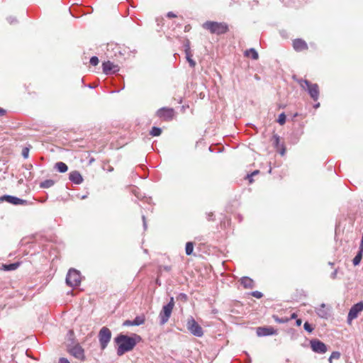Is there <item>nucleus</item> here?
I'll return each instance as SVG.
<instances>
[{
  "mask_svg": "<svg viewBox=\"0 0 363 363\" xmlns=\"http://www.w3.org/2000/svg\"><path fill=\"white\" fill-rule=\"evenodd\" d=\"M140 340L141 337L137 335L135 337H129L123 334L118 335L114 339L118 345L117 354L122 356L125 352L131 351Z\"/></svg>",
  "mask_w": 363,
  "mask_h": 363,
  "instance_id": "f257e3e1",
  "label": "nucleus"
},
{
  "mask_svg": "<svg viewBox=\"0 0 363 363\" xmlns=\"http://www.w3.org/2000/svg\"><path fill=\"white\" fill-rule=\"evenodd\" d=\"M202 27L211 34L216 35L225 34L229 30L228 25L225 22L208 21L202 25Z\"/></svg>",
  "mask_w": 363,
  "mask_h": 363,
  "instance_id": "f03ea898",
  "label": "nucleus"
},
{
  "mask_svg": "<svg viewBox=\"0 0 363 363\" xmlns=\"http://www.w3.org/2000/svg\"><path fill=\"white\" fill-rule=\"evenodd\" d=\"M297 82L303 89H307L311 99L316 101H318L320 95L319 86L317 84H312L306 79H298Z\"/></svg>",
  "mask_w": 363,
  "mask_h": 363,
  "instance_id": "7ed1b4c3",
  "label": "nucleus"
},
{
  "mask_svg": "<svg viewBox=\"0 0 363 363\" xmlns=\"http://www.w3.org/2000/svg\"><path fill=\"white\" fill-rule=\"evenodd\" d=\"M174 307V300L173 297H171L169 302L163 306L162 311L160 313V323L162 325L165 324L169 320Z\"/></svg>",
  "mask_w": 363,
  "mask_h": 363,
  "instance_id": "20e7f679",
  "label": "nucleus"
},
{
  "mask_svg": "<svg viewBox=\"0 0 363 363\" xmlns=\"http://www.w3.org/2000/svg\"><path fill=\"white\" fill-rule=\"evenodd\" d=\"M188 330L194 336L201 337L203 335V330L193 317L188 318L186 322Z\"/></svg>",
  "mask_w": 363,
  "mask_h": 363,
  "instance_id": "39448f33",
  "label": "nucleus"
},
{
  "mask_svg": "<svg viewBox=\"0 0 363 363\" xmlns=\"http://www.w3.org/2000/svg\"><path fill=\"white\" fill-rule=\"evenodd\" d=\"M81 282V274L79 271L71 269L69 270L67 277L66 283L72 287L77 286Z\"/></svg>",
  "mask_w": 363,
  "mask_h": 363,
  "instance_id": "423d86ee",
  "label": "nucleus"
},
{
  "mask_svg": "<svg viewBox=\"0 0 363 363\" xmlns=\"http://www.w3.org/2000/svg\"><path fill=\"white\" fill-rule=\"evenodd\" d=\"M362 311H363V301L353 305L347 315V322L348 325H352V320L356 319Z\"/></svg>",
  "mask_w": 363,
  "mask_h": 363,
  "instance_id": "0eeeda50",
  "label": "nucleus"
},
{
  "mask_svg": "<svg viewBox=\"0 0 363 363\" xmlns=\"http://www.w3.org/2000/svg\"><path fill=\"white\" fill-rule=\"evenodd\" d=\"M156 115L162 121H169L174 118L175 116V111L172 108L163 107L157 111Z\"/></svg>",
  "mask_w": 363,
  "mask_h": 363,
  "instance_id": "6e6552de",
  "label": "nucleus"
},
{
  "mask_svg": "<svg viewBox=\"0 0 363 363\" xmlns=\"http://www.w3.org/2000/svg\"><path fill=\"white\" fill-rule=\"evenodd\" d=\"M99 342L102 350H104L111 338V330L106 327L102 328L99 333Z\"/></svg>",
  "mask_w": 363,
  "mask_h": 363,
  "instance_id": "1a4fd4ad",
  "label": "nucleus"
},
{
  "mask_svg": "<svg viewBox=\"0 0 363 363\" xmlns=\"http://www.w3.org/2000/svg\"><path fill=\"white\" fill-rule=\"evenodd\" d=\"M102 69L105 74H112L118 72L120 69V67L118 64L108 60L102 63Z\"/></svg>",
  "mask_w": 363,
  "mask_h": 363,
  "instance_id": "9d476101",
  "label": "nucleus"
},
{
  "mask_svg": "<svg viewBox=\"0 0 363 363\" xmlns=\"http://www.w3.org/2000/svg\"><path fill=\"white\" fill-rule=\"evenodd\" d=\"M311 346L312 350L315 352L323 354L327 352L325 344L318 340H311Z\"/></svg>",
  "mask_w": 363,
  "mask_h": 363,
  "instance_id": "9b49d317",
  "label": "nucleus"
},
{
  "mask_svg": "<svg viewBox=\"0 0 363 363\" xmlns=\"http://www.w3.org/2000/svg\"><path fill=\"white\" fill-rule=\"evenodd\" d=\"M272 141L277 151L279 152L281 155H284L286 149L284 144H280V137L277 134H274L272 138Z\"/></svg>",
  "mask_w": 363,
  "mask_h": 363,
  "instance_id": "f8f14e48",
  "label": "nucleus"
},
{
  "mask_svg": "<svg viewBox=\"0 0 363 363\" xmlns=\"http://www.w3.org/2000/svg\"><path fill=\"white\" fill-rule=\"evenodd\" d=\"M277 330L272 327H259L257 328V335L259 337L276 335Z\"/></svg>",
  "mask_w": 363,
  "mask_h": 363,
  "instance_id": "ddd939ff",
  "label": "nucleus"
},
{
  "mask_svg": "<svg viewBox=\"0 0 363 363\" xmlns=\"http://www.w3.org/2000/svg\"><path fill=\"white\" fill-rule=\"evenodd\" d=\"M293 48L296 52L305 51L308 48L306 42L301 38L293 40Z\"/></svg>",
  "mask_w": 363,
  "mask_h": 363,
  "instance_id": "4468645a",
  "label": "nucleus"
},
{
  "mask_svg": "<svg viewBox=\"0 0 363 363\" xmlns=\"http://www.w3.org/2000/svg\"><path fill=\"white\" fill-rule=\"evenodd\" d=\"M69 353L77 359L84 358V350L79 345H75L69 350Z\"/></svg>",
  "mask_w": 363,
  "mask_h": 363,
  "instance_id": "2eb2a0df",
  "label": "nucleus"
},
{
  "mask_svg": "<svg viewBox=\"0 0 363 363\" xmlns=\"http://www.w3.org/2000/svg\"><path fill=\"white\" fill-rule=\"evenodd\" d=\"M2 199L14 205H23L27 203L26 200L12 196H4Z\"/></svg>",
  "mask_w": 363,
  "mask_h": 363,
  "instance_id": "dca6fc26",
  "label": "nucleus"
},
{
  "mask_svg": "<svg viewBox=\"0 0 363 363\" xmlns=\"http://www.w3.org/2000/svg\"><path fill=\"white\" fill-rule=\"evenodd\" d=\"M69 179L76 184L83 182V177L78 171H72L69 173Z\"/></svg>",
  "mask_w": 363,
  "mask_h": 363,
  "instance_id": "f3484780",
  "label": "nucleus"
},
{
  "mask_svg": "<svg viewBox=\"0 0 363 363\" xmlns=\"http://www.w3.org/2000/svg\"><path fill=\"white\" fill-rule=\"evenodd\" d=\"M240 281L245 289H252L255 286L254 281L248 277L241 278Z\"/></svg>",
  "mask_w": 363,
  "mask_h": 363,
  "instance_id": "a211bd4d",
  "label": "nucleus"
},
{
  "mask_svg": "<svg viewBox=\"0 0 363 363\" xmlns=\"http://www.w3.org/2000/svg\"><path fill=\"white\" fill-rule=\"evenodd\" d=\"M245 57H251L253 60H257L259 57L257 52L254 48H250L245 51Z\"/></svg>",
  "mask_w": 363,
  "mask_h": 363,
  "instance_id": "6ab92c4d",
  "label": "nucleus"
},
{
  "mask_svg": "<svg viewBox=\"0 0 363 363\" xmlns=\"http://www.w3.org/2000/svg\"><path fill=\"white\" fill-rule=\"evenodd\" d=\"M55 168L57 169L58 172L61 173L66 172L68 169L67 165L62 162H57L55 164Z\"/></svg>",
  "mask_w": 363,
  "mask_h": 363,
  "instance_id": "aec40b11",
  "label": "nucleus"
},
{
  "mask_svg": "<svg viewBox=\"0 0 363 363\" xmlns=\"http://www.w3.org/2000/svg\"><path fill=\"white\" fill-rule=\"evenodd\" d=\"M19 265L20 264L18 262H16L10 264H3L2 267L4 270L11 271L16 269L19 267Z\"/></svg>",
  "mask_w": 363,
  "mask_h": 363,
  "instance_id": "412c9836",
  "label": "nucleus"
},
{
  "mask_svg": "<svg viewBox=\"0 0 363 363\" xmlns=\"http://www.w3.org/2000/svg\"><path fill=\"white\" fill-rule=\"evenodd\" d=\"M145 318L143 315L137 316L133 320V323L134 324V325H143L145 323Z\"/></svg>",
  "mask_w": 363,
  "mask_h": 363,
  "instance_id": "4be33fe9",
  "label": "nucleus"
},
{
  "mask_svg": "<svg viewBox=\"0 0 363 363\" xmlns=\"http://www.w3.org/2000/svg\"><path fill=\"white\" fill-rule=\"evenodd\" d=\"M194 251V243L188 242L186 244L185 252L187 255H191Z\"/></svg>",
  "mask_w": 363,
  "mask_h": 363,
  "instance_id": "5701e85b",
  "label": "nucleus"
},
{
  "mask_svg": "<svg viewBox=\"0 0 363 363\" xmlns=\"http://www.w3.org/2000/svg\"><path fill=\"white\" fill-rule=\"evenodd\" d=\"M54 184H55V182L53 180L46 179L40 184V186L41 188H50L52 186H53Z\"/></svg>",
  "mask_w": 363,
  "mask_h": 363,
  "instance_id": "b1692460",
  "label": "nucleus"
},
{
  "mask_svg": "<svg viewBox=\"0 0 363 363\" xmlns=\"http://www.w3.org/2000/svg\"><path fill=\"white\" fill-rule=\"evenodd\" d=\"M362 254H363V252L360 251L357 254V255L354 257L353 259V264L354 265H357L359 264V262H361L362 259Z\"/></svg>",
  "mask_w": 363,
  "mask_h": 363,
  "instance_id": "393cba45",
  "label": "nucleus"
},
{
  "mask_svg": "<svg viewBox=\"0 0 363 363\" xmlns=\"http://www.w3.org/2000/svg\"><path fill=\"white\" fill-rule=\"evenodd\" d=\"M162 133V130L157 127H152L150 130V135L152 136H159Z\"/></svg>",
  "mask_w": 363,
  "mask_h": 363,
  "instance_id": "a878e982",
  "label": "nucleus"
},
{
  "mask_svg": "<svg viewBox=\"0 0 363 363\" xmlns=\"http://www.w3.org/2000/svg\"><path fill=\"white\" fill-rule=\"evenodd\" d=\"M259 173V170H255L253 172H252L250 174H247L245 177L246 179L248 180L249 182V184H252L253 182V179L252 177L255 176V175H257Z\"/></svg>",
  "mask_w": 363,
  "mask_h": 363,
  "instance_id": "bb28decb",
  "label": "nucleus"
},
{
  "mask_svg": "<svg viewBox=\"0 0 363 363\" xmlns=\"http://www.w3.org/2000/svg\"><path fill=\"white\" fill-rule=\"evenodd\" d=\"M186 60L191 67H194L196 66V62L191 59V55L189 52H186Z\"/></svg>",
  "mask_w": 363,
  "mask_h": 363,
  "instance_id": "cd10ccee",
  "label": "nucleus"
},
{
  "mask_svg": "<svg viewBox=\"0 0 363 363\" xmlns=\"http://www.w3.org/2000/svg\"><path fill=\"white\" fill-rule=\"evenodd\" d=\"M277 122L280 124V125H284L286 122V115L282 113H281L279 116V118H278V120H277Z\"/></svg>",
  "mask_w": 363,
  "mask_h": 363,
  "instance_id": "c85d7f7f",
  "label": "nucleus"
},
{
  "mask_svg": "<svg viewBox=\"0 0 363 363\" xmlns=\"http://www.w3.org/2000/svg\"><path fill=\"white\" fill-rule=\"evenodd\" d=\"M273 318L277 323H284L290 320L289 318H279L278 316L274 315H273Z\"/></svg>",
  "mask_w": 363,
  "mask_h": 363,
  "instance_id": "c756f323",
  "label": "nucleus"
},
{
  "mask_svg": "<svg viewBox=\"0 0 363 363\" xmlns=\"http://www.w3.org/2000/svg\"><path fill=\"white\" fill-rule=\"evenodd\" d=\"M99 58L96 56H94L90 59V64L93 66H96L99 64Z\"/></svg>",
  "mask_w": 363,
  "mask_h": 363,
  "instance_id": "7c9ffc66",
  "label": "nucleus"
},
{
  "mask_svg": "<svg viewBox=\"0 0 363 363\" xmlns=\"http://www.w3.org/2000/svg\"><path fill=\"white\" fill-rule=\"evenodd\" d=\"M303 327H304V329L308 331V333H311L313 330V328H312V326L308 323V322H306L303 325Z\"/></svg>",
  "mask_w": 363,
  "mask_h": 363,
  "instance_id": "2f4dec72",
  "label": "nucleus"
},
{
  "mask_svg": "<svg viewBox=\"0 0 363 363\" xmlns=\"http://www.w3.org/2000/svg\"><path fill=\"white\" fill-rule=\"evenodd\" d=\"M340 356V354L338 352H333L331 355H330V357L329 359L330 362H331V359L333 358L334 359H338Z\"/></svg>",
  "mask_w": 363,
  "mask_h": 363,
  "instance_id": "473e14b6",
  "label": "nucleus"
},
{
  "mask_svg": "<svg viewBox=\"0 0 363 363\" xmlns=\"http://www.w3.org/2000/svg\"><path fill=\"white\" fill-rule=\"evenodd\" d=\"M252 296L257 298H260L262 297V294L260 292V291H253L252 293Z\"/></svg>",
  "mask_w": 363,
  "mask_h": 363,
  "instance_id": "72a5a7b5",
  "label": "nucleus"
},
{
  "mask_svg": "<svg viewBox=\"0 0 363 363\" xmlns=\"http://www.w3.org/2000/svg\"><path fill=\"white\" fill-rule=\"evenodd\" d=\"M178 298L184 302H186L188 299V297L187 295L185 294H180L178 296Z\"/></svg>",
  "mask_w": 363,
  "mask_h": 363,
  "instance_id": "f704fd0d",
  "label": "nucleus"
},
{
  "mask_svg": "<svg viewBox=\"0 0 363 363\" xmlns=\"http://www.w3.org/2000/svg\"><path fill=\"white\" fill-rule=\"evenodd\" d=\"M167 16L169 18H176L177 16L174 13H173L172 11H169V12L167 13Z\"/></svg>",
  "mask_w": 363,
  "mask_h": 363,
  "instance_id": "c9c22d12",
  "label": "nucleus"
},
{
  "mask_svg": "<svg viewBox=\"0 0 363 363\" xmlns=\"http://www.w3.org/2000/svg\"><path fill=\"white\" fill-rule=\"evenodd\" d=\"M123 325L125 326H133L134 324L133 323V321L127 320L123 323Z\"/></svg>",
  "mask_w": 363,
  "mask_h": 363,
  "instance_id": "e433bc0d",
  "label": "nucleus"
},
{
  "mask_svg": "<svg viewBox=\"0 0 363 363\" xmlns=\"http://www.w3.org/2000/svg\"><path fill=\"white\" fill-rule=\"evenodd\" d=\"M7 111L1 107H0V117L4 116L6 114Z\"/></svg>",
  "mask_w": 363,
  "mask_h": 363,
  "instance_id": "4c0bfd02",
  "label": "nucleus"
},
{
  "mask_svg": "<svg viewBox=\"0 0 363 363\" xmlns=\"http://www.w3.org/2000/svg\"><path fill=\"white\" fill-rule=\"evenodd\" d=\"M23 157L25 158L28 157V148H24L23 150V152H22Z\"/></svg>",
  "mask_w": 363,
  "mask_h": 363,
  "instance_id": "58836bf2",
  "label": "nucleus"
},
{
  "mask_svg": "<svg viewBox=\"0 0 363 363\" xmlns=\"http://www.w3.org/2000/svg\"><path fill=\"white\" fill-rule=\"evenodd\" d=\"M59 363H69V362L67 359L62 357L59 359Z\"/></svg>",
  "mask_w": 363,
  "mask_h": 363,
  "instance_id": "ea45409f",
  "label": "nucleus"
},
{
  "mask_svg": "<svg viewBox=\"0 0 363 363\" xmlns=\"http://www.w3.org/2000/svg\"><path fill=\"white\" fill-rule=\"evenodd\" d=\"M302 323V320L301 319H296V324L297 326H300Z\"/></svg>",
  "mask_w": 363,
  "mask_h": 363,
  "instance_id": "a19ab883",
  "label": "nucleus"
},
{
  "mask_svg": "<svg viewBox=\"0 0 363 363\" xmlns=\"http://www.w3.org/2000/svg\"><path fill=\"white\" fill-rule=\"evenodd\" d=\"M94 162H95V159L94 157H91L89 161V164L91 165Z\"/></svg>",
  "mask_w": 363,
  "mask_h": 363,
  "instance_id": "79ce46f5",
  "label": "nucleus"
},
{
  "mask_svg": "<svg viewBox=\"0 0 363 363\" xmlns=\"http://www.w3.org/2000/svg\"><path fill=\"white\" fill-rule=\"evenodd\" d=\"M297 318V314L294 313L291 314L290 319H295Z\"/></svg>",
  "mask_w": 363,
  "mask_h": 363,
  "instance_id": "37998d69",
  "label": "nucleus"
},
{
  "mask_svg": "<svg viewBox=\"0 0 363 363\" xmlns=\"http://www.w3.org/2000/svg\"><path fill=\"white\" fill-rule=\"evenodd\" d=\"M164 269L166 271H170L172 269L171 267H164Z\"/></svg>",
  "mask_w": 363,
  "mask_h": 363,
  "instance_id": "c03bdc74",
  "label": "nucleus"
},
{
  "mask_svg": "<svg viewBox=\"0 0 363 363\" xmlns=\"http://www.w3.org/2000/svg\"><path fill=\"white\" fill-rule=\"evenodd\" d=\"M118 48H119L118 45H115V47L113 49H118Z\"/></svg>",
  "mask_w": 363,
  "mask_h": 363,
  "instance_id": "a18cd8bd",
  "label": "nucleus"
}]
</instances>
